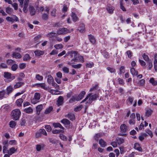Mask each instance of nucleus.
Returning a JSON list of instances; mask_svg holds the SVG:
<instances>
[{
  "label": "nucleus",
  "instance_id": "nucleus-1",
  "mask_svg": "<svg viewBox=\"0 0 157 157\" xmlns=\"http://www.w3.org/2000/svg\"><path fill=\"white\" fill-rule=\"evenodd\" d=\"M98 97V94H93L92 93H89L87 94L86 97L82 101L81 103L89 99L88 101H87L86 103L87 102L89 104H91L93 101L96 100L97 98Z\"/></svg>",
  "mask_w": 157,
  "mask_h": 157
},
{
  "label": "nucleus",
  "instance_id": "nucleus-2",
  "mask_svg": "<svg viewBox=\"0 0 157 157\" xmlns=\"http://www.w3.org/2000/svg\"><path fill=\"white\" fill-rule=\"evenodd\" d=\"M78 52L70 51L68 52L66 54V55L70 56L71 58L74 57V58L71 60V62L73 61L77 62L78 61Z\"/></svg>",
  "mask_w": 157,
  "mask_h": 157
},
{
  "label": "nucleus",
  "instance_id": "nucleus-3",
  "mask_svg": "<svg viewBox=\"0 0 157 157\" xmlns=\"http://www.w3.org/2000/svg\"><path fill=\"white\" fill-rule=\"evenodd\" d=\"M21 112L19 109H16L12 111L11 115L14 120L16 121L18 120Z\"/></svg>",
  "mask_w": 157,
  "mask_h": 157
},
{
  "label": "nucleus",
  "instance_id": "nucleus-4",
  "mask_svg": "<svg viewBox=\"0 0 157 157\" xmlns=\"http://www.w3.org/2000/svg\"><path fill=\"white\" fill-rule=\"evenodd\" d=\"M70 32L69 30L65 28L59 29L57 31V33L59 35H64Z\"/></svg>",
  "mask_w": 157,
  "mask_h": 157
},
{
  "label": "nucleus",
  "instance_id": "nucleus-5",
  "mask_svg": "<svg viewBox=\"0 0 157 157\" xmlns=\"http://www.w3.org/2000/svg\"><path fill=\"white\" fill-rule=\"evenodd\" d=\"M64 98L62 96H59L56 101V104L58 106L62 105L63 103Z\"/></svg>",
  "mask_w": 157,
  "mask_h": 157
},
{
  "label": "nucleus",
  "instance_id": "nucleus-6",
  "mask_svg": "<svg viewBox=\"0 0 157 157\" xmlns=\"http://www.w3.org/2000/svg\"><path fill=\"white\" fill-rule=\"evenodd\" d=\"M114 9V7H113L110 4H108L107 5L106 7V10L108 13H113V10Z\"/></svg>",
  "mask_w": 157,
  "mask_h": 157
},
{
  "label": "nucleus",
  "instance_id": "nucleus-7",
  "mask_svg": "<svg viewBox=\"0 0 157 157\" xmlns=\"http://www.w3.org/2000/svg\"><path fill=\"white\" fill-rule=\"evenodd\" d=\"M85 31V25L84 24L81 23L79 24V32L81 33H83Z\"/></svg>",
  "mask_w": 157,
  "mask_h": 157
},
{
  "label": "nucleus",
  "instance_id": "nucleus-8",
  "mask_svg": "<svg viewBox=\"0 0 157 157\" xmlns=\"http://www.w3.org/2000/svg\"><path fill=\"white\" fill-rule=\"evenodd\" d=\"M78 95H75L74 96H73L70 99L69 103H72L75 102V101H78Z\"/></svg>",
  "mask_w": 157,
  "mask_h": 157
},
{
  "label": "nucleus",
  "instance_id": "nucleus-9",
  "mask_svg": "<svg viewBox=\"0 0 157 157\" xmlns=\"http://www.w3.org/2000/svg\"><path fill=\"white\" fill-rule=\"evenodd\" d=\"M66 117L68 118L70 120L73 121L75 118V115L72 113H70L65 116Z\"/></svg>",
  "mask_w": 157,
  "mask_h": 157
},
{
  "label": "nucleus",
  "instance_id": "nucleus-10",
  "mask_svg": "<svg viewBox=\"0 0 157 157\" xmlns=\"http://www.w3.org/2000/svg\"><path fill=\"white\" fill-rule=\"evenodd\" d=\"M120 128L121 132H126L128 130L127 127L124 124H122Z\"/></svg>",
  "mask_w": 157,
  "mask_h": 157
},
{
  "label": "nucleus",
  "instance_id": "nucleus-11",
  "mask_svg": "<svg viewBox=\"0 0 157 157\" xmlns=\"http://www.w3.org/2000/svg\"><path fill=\"white\" fill-rule=\"evenodd\" d=\"M88 37L89 40L90 42L93 44H94L96 43V40L94 36L91 34L88 35Z\"/></svg>",
  "mask_w": 157,
  "mask_h": 157
},
{
  "label": "nucleus",
  "instance_id": "nucleus-12",
  "mask_svg": "<svg viewBox=\"0 0 157 157\" xmlns=\"http://www.w3.org/2000/svg\"><path fill=\"white\" fill-rule=\"evenodd\" d=\"M29 10L31 16L34 15L35 14L36 10L33 6H29Z\"/></svg>",
  "mask_w": 157,
  "mask_h": 157
},
{
  "label": "nucleus",
  "instance_id": "nucleus-13",
  "mask_svg": "<svg viewBox=\"0 0 157 157\" xmlns=\"http://www.w3.org/2000/svg\"><path fill=\"white\" fill-rule=\"evenodd\" d=\"M43 108V105L42 104L38 105L36 107V114L38 115L40 114V112Z\"/></svg>",
  "mask_w": 157,
  "mask_h": 157
},
{
  "label": "nucleus",
  "instance_id": "nucleus-14",
  "mask_svg": "<svg viewBox=\"0 0 157 157\" xmlns=\"http://www.w3.org/2000/svg\"><path fill=\"white\" fill-rule=\"evenodd\" d=\"M53 126L56 128H59L63 130H64V128L59 123H54L53 124Z\"/></svg>",
  "mask_w": 157,
  "mask_h": 157
},
{
  "label": "nucleus",
  "instance_id": "nucleus-15",
  "mask_svg": "<svg viewBox=\"0 0 157 157\" xmlns=\"http://www.w3.org/2000/svg\"><path fill=\"white\" fill-rule=\"evenodd\" d=\"M47 81L49 84L52 83L54 82V80L51 75H48V76Z\"/></svg>",
  "mask_w": 157,
  "mask_h": 157
},
{
  "label": "nucleus",
  "instance_id": "nucleus-16",
  "mask_svg": "<svg viewBox=\"0 0 157 157\" xmlns=\"http://www.w3.org/2000/svg\"><path fill=\"white\" fill-rule=\"evenodd\" d=\"M99 144L102 147H105L107 145L106 143L103 139H101L99 141Z\"/></svg>",
  "mask_w": 157,
  "mask_h": 157
},
{
  "label": "nucleus",
  "instance_id": "nucleus-17",
  "mask_svg": "<svg viewBox=\"0 0 157 157\" xmlns=\"http://www.w3.org/2000/svg\"><path fill=\"white\" fill-rule=\"evenodd\" d=\"M24 84V82H18L14 86V89H17L20 87L21 86L23 85Z\"/></svg>",
  "mask_w": 157,
  "mask_h": 157
},
{
  "label": "nucleus",
  "instance_id": "nucleus-18",
  "mask_svg": "<svg viewBox=\"0 0 157 157\" xmlns=\"http://www.w3.org/2000/svg\"><path fill=\"white\" fill-rule=\"evenodd\" d=\"M34 52L36 56H37L43 55L44 53V52L43 51L40 50H36Z\"/></svg>",
  "mask_w": 157,
  "mask_h": 157
},
{
  "label": "nucleus",
  "instance_id": "nucleus-19",
  "mask_svg": "<svg viewBox=\"0 0 157 157\" xmlns=\"http://www.w3.org/2000/svg\"><path fill=\"white\" fill-rule=\"evenodd\" d=\"M56 33L55 32H50L46 35V36L48 37L52 38L53 37H56Z\"/></svg>",
  "mask_w": 157,
  "mask_h": 157
},
{
  "label": "nucleus",
  "instance_id": "nucleus-20",
  "mask_svg": "<svg viewBox=\"0 0 157 157\" xmlns=\"http://www.w3.org/2000/svg\"><path fill=\"white\" fill-rule=\"evenodd\" d=\"M16 150L15 147H13L11 148L9 150H7V153L9 155H12L14 153Z\"/></svg>",
  "mask_w": 157,
  "mask_h": 157
},
{
  "label": "nucleus",
  "instance_id": "nucleus-21",
  "mask_svg": "<svg viewBox=\"0 0 157 157\" xmlns=\"http://www.w3.org/2000/svg\"><path fill=\"white\" fill-rule=\"evenodd\" d=\"M134 148L135 149L140 151H142V149L140 146V144L138 143H135L134 144Z\"/></svg>",
  "mask_w": 157,
  "mask_h": 157
},
{
  "label": "nucleus",
  "instance_id": "nucleus-22",
  "mask_svg": "<svg viewBox=\"0 0 157 157\" xmlns=\"http://www.w3.org/2000/svg\"><path fill=\"white\" fill-rule=\"evenodd\" d=\"M13 90V88L12 86H9L6 88V94L8 95H9L12 92Z\"/></svg>",
  "mask_w": 157,
  "mask_h": 157
},
{
  "label": "nucleus",
  "instance_id": "nucleus-23",
  "mask_svg": "<svg viewBox=\"0 0 157 157\" xmlns=\"http://www.w3.org/2000/svg\"><path fill=\"white\" fill-rule=\"evenodd\" d=\"M36 85L40 87L41 88L45 90H48V87L46 86V85L45 83L37 84Z\"/></svg>",
  "mask_w": 157,
  "mask_h": 157
},
{
  "label": "nucleus",
  "instance_id": "nucleus-24",
  "mask_svg": "<svg viewBox=\"0 0 157 157\" xmlns=\"http://www.w3.org/2000/svg\"><path fill=\"white\" fill-rule=\"evenodd\" d=\"M61 123L65 125H68L70 124V122L66 118L63 119L61 121Z\"/></svg>",
  "mask_w": 157,
  "mask_h": 157
},
{
  "label": "nucleus",
  "instance_id": "nucleus-25",
  "mask_svg": "<svg viewBox=\"0 0 157 157\" xmlns=\"http://www.w3.org/2000/svg\"><path fill=\"white\" fill-rule=\"evenodd\" d=\"M152 112L153 111L151 109H147L145 112L146 116L147 117H149L151 115Z\"/></svg>",
  "mask_w": 157,
  "mask_h": 157
},
{
  "label": "nucleus",
  "instance_id": "nucleus-26",
  "mask_svg": "<svg viewBox=\"0 0 157 157\" xmlns=\"http://www.w3.org/2000/svg\"><path fill=\"white\" fill-rule=\"evenodd\" d=\"M23 101V100L22 98H19L17 100L16 103L17 106H21Z\"/></svg>",
  "mask_w": 157,
  "mask_h": 157
},
{
  "label": "nucleus",
  "instance_id": "nucleus-27",
  "mask_svg": "<svg viewBox=\"0 0 157 157\" xmlns=\"http://www.w3.org/2000/svg\"><path fill=\"white\" fill-rule=\"evenodd\" d=\"M24 111L26 113H30L33 112V109L31 107H29L25 109Z\"/></svg>",
  "mask_w": 157,
  "mask_h": 157
},
{
  "label": "nucleus",
  "instance_id": "nucleus-28",
  "mask_svg": "<svg viewBox=\"0 0 157 157\" xmlns=\"http://www.w3.org/2000/svg\"><path fill=\"white\" fill-rule=\"evenodd\" d=\"M13 57L16 58H21V55L19 53L13 52L12 54Z\"/></svg>",
  "mask_w": 157,
  "mask_h": 157
},
{
  "label": "nucleus",
  "instance_id": "nucleus-29",
  "mask_svg": "<svg viewBox=\"0 0 157 157\" xmlns=\"http://www.w3.org/2000/svg\"><path fill=\"white\" fill-rule=\"evenodd\" d=\"M16 124V122L15 121H11L9 123V125L10 127L13 128L15 127Z\"/></svg>",
  "mask_w": 157,
  "mask_h": 157
},
{
  "label": "nucleus",
  "instance_id": "nucleus-30",
  "mask_svg": "<svg viewBox=\"0 0 157 157\" xmlns=\"http://www.w3.org/2000/svg\"><path fill=\"white\" fill-rule=\"evenodd\" d=\"M53 108L52 106H50L48 108H47L44 112L45 114H48L51 113V112L53 110Z\"/></svg>",
  "mask_w": 157,
  "mask_h": 157
},
{
  "label": "nucleus",
  "instance_id": "nucleus-31",
  "mask_svg": "<svg viewBox=\"0 0 157 157\" xmlns=\"http://www.w3.org/2000/svg\"><path fill=\"white\" fill-rule=\"evenodd\" d=\"M71 17L73 20L75 22H76L78 19V17L77 16L75 13L72 12L71 15Z\"/></svg>",
  "mask_w": 157,
  "mask_h": 157
},
{
  "label": "nucleus",
  "instance_id": "nucleus-32",
  "mask_svg": "<svg viewBox=\"0 0 157 157\" xmlns=\"http://www.w3.org/2000/svg\"><path fill=\"white\" fill-rule=\"evenodd\" d=\"M11 74L9 72H5L4 73V77L8 79H11Z\"/></svg>",
  "mask_w": 157,
  "mask_h": 157
},
{
  "label": "nucleus",
  "instance_id": "nucleus-33",
  "mask_svg": "<svg viewBox=\"0 0 157 157\" xmlns=\"http://www.w3.org/2000/svg\"><path fill=\"white\" fill-rule=\"evenodd\" d=\"M26 121L24 119L22 118L21 119L20 125L21 127H24L25 125Z\"/></svg>",
  "mask_w": 157,
  "mask_h": 157
},
{
  "label": "nucleus",
  "instance_id": "nucleus-34",
  "mask_svg": "<svg viewBox=\"0 0 157 157\" xmlns=\"http://www.w3.org/2000/svg\"><path fill=\"white\" fill-rule=\"evenodd\" d=\"M130 71L132 75H137L138 74V71H136L135 69L133 67L131 68Z\"/></svg>",
  "mask_w": 157,
  "mask_h": 157
},
{
  "label": "nucleus",
  "instance_id": "nucleus-35",
  "mask_svg": "<svg viewBox=\"0 0 157 157\" xmlns=\"http://www.w3.org/2000/svg\"><path fill=\"white\" fill-rule=\"evenodd\" d=\"M149 82L153 85L155 86L157 84V81L155 80L153 78H150Z\"/></svg>",
  "mask_w": 157,
  "mask_h": 157
},
{
  "label": "nucleus",
  "instance_id": "nucleus-36",
  "mask_svg": "<svg viewBox=\"0 0 157 157\" xmlns=\"http://www.w3.org/2000/svg\"><path fill=\"white\" fill-rule=\"evenodd\" d=\"M86 93L85 91H82L79 94V100L82 99L86 94Z\"/></svg>",
  "mask_w": 157,
  "mask_h": 157
},
{
  "label": "nucleus",
  "instance_id": "nucleus-37",
  "mask_svg": "<svg viewBox=\"0 0 157 157\" xmlns=\"http://www.w3.org/2000/svg\"><path fill=\"white\" fill-rule=\"evenodd\" d=\"M13 10V9L9 7H8L6 8V12L8 14H11Z\"/></svg>",
  "mask_w": 157,
  "mask_h": 157
},
{
  "label": "nucleus",
  "instance_id": "nucleus-38",
  "mask_svg": "<svg viewBox=\"0 0 157 157\" xmlns=\"http://www.w3.org/2000/svg\"><path fill=\"white\" fill-rule=\"evenodd\" d=\"M102 136V134L99 133L96 134L94 136V138L95 140L96 141H98L99 137H101Z\"/></svg>",
  "mask_w": 157,
  "mask_h": 157
},
{
  "label": "nucleus",
  "instance_id": "nucleus-39",
  "mask_svg": "<svg viewBox=\"0 0 157 157\" xmlns=\"http://www.w3.org/2000/svg\"><path fill=\"white\" fill-rule=\"evenodd\" d=\"M54 47L57 49H59L63 48V46L62 44H56L54 45Z\"/></svg>",
  "mask_w": 157,
  "mask_h": 157
},
{
  "label": "nucleus",
  "instance_id": "nucleus-40",
  "mask_svg": "<svg viewBox=\"0 0 157 157\" xmlns=\"http://www.w3.org/2000/svg\"><path fill=\"white\" fill-rule=\"evenodd\" d=\"M6 91L5 90H3L0 91V99H2L3 98L5 94Z\"/></svg>",
  "mask_w": 157,
  "mask_h": 157
},
{
  "label": "nucleus",
  "instance_id": "nucleus-41",
  "mask_svg": "<svg viewBox=\"0 0 157 157\" xmlns=\"http://www.w3.org/2000/svg\"><path fill=\"white\" fill-rule=\"evenodd\" d=\"M31 59V57L28 54H25L23 57V60L26 61L29 60Z\"/></svg>",
  "mask_w": 157,
  "mask_h": 157
},
{
  "label": "nucleus",
  "instance_id": "nucleus-42",
  "mask_svg": "<svg viewBox=\"0 0 157 157\" xmlns=\"http://www.w3.org/2000/svg\"><path fill=\"white\" fill-rule=\"evenodd\" d=\"M74 63L72 62H69L68 63V65H71L72 67L75 68H78V64L76 65H74L72 64H73Z\"/></svg>",
  "mask_w": 157,
  "mask_h": 157
},
{
  "label": "nucleus",
  "instance_id": "nucleus-43",
  "mask_svg": "<svg viewBox=\"0 0 157 157\" xmlns=\"http://www.w3.org/2000/svg\"><path fill=\"white\" fill-rule=\"evenodd\" d=\"M116 140L117 144L120 145L124 142V140L122 138H118Z\"/></svg>",
  "mask_w": 157,
  "mask_h": 157
},
{
  "label": "nucleus",
  "instance_id": "nucleus-44",
  "mask_svg": "<svg viewBox=\"0 0 157 157\" xmlns=\"http://www.w3.org/2000/svg\"><path fill=\"white\" fill-rule=\"evenodd\" d=\"M40 95L39 93H36L34 94V98L37 100H39L40 99Z\"/></svg>",
  "mask_w": 157,
  "mask_h": 157
},
{
  "label": "nucleus",
  "instance_id": "nucleus-45",
  "mask_svg": "<svg viewBox=\"0 0 157 157\" xmlns=\"http://www.w3.org/2000/svg\"><path fill=\"white\" fill-rule=\"evenodd\" d=\"M145 82V80L144 79H142L138 82V85L140 86H143L144 85Z\"/></svg>",
  "mask_w": 157,
  "mask_h": 157
},
{
  "label": "nucleus",
  "instance_id": "nucleus-46",
  "mask_svg": "<svg viewBox=\"0 0 157 157\" xmlns=\"http://www.w3.org/2000/svg\"><path fill=\"white\" fill-rule=\"evenodd\" d=\"M147 64L149 70H151L152 67V63L151 61H148L147 62Z\"/></svg>",
  "mask_w": 157,
  "mask_h": 157
},
{
  "label": "nucleus",
  "instance_id": "nucleus-47",
  "mask_svg": "<svg viewBox=\"0 0 157 157\" xmlns=\"http://www.w3.org/2000/svg\"><path fill=\"white\" fill-rule=\"evenodd\" d=\"M18 68V65L16 64H13L11 67V69L12 71H15Z\"/></svg>",
  "mask_w": 157,
  "mask_h": 157
},
{
  "label": "nucleus",
  "instance_id": "nucleus-48",
  "mask_svg": "<svg viewBox=\"0 0 157 157\" xmlns=\"http://www.w3.org/2000/svg\"><path fill=\"white\" fill-rule=\"evenodd\" d=\"M60 138L63 140H67V138L63 134H60L59 136Z\"/></svg>",
  "mask_w": 157,
  "mask_h": 157
},
{
  "label": "nucleus",
  "instance_id": "nucleus-49",
  "mask_svg": "<svg viewBox=\"0 0 157 157\" xmlns=\"http://www.w3.org/2000/svg\"><path fill=\"white\" fill-rule=\"evenodd\" d=\"M50 92L54 94L57 95L59 94V91L54 90H50Z\"/></svg>",
  "mask_w": 157,
  "mask_h": 157
},
{
  "label": "nucleus",
  "instance_id": "nucleus-50",
  "mask_svg": "<svg viewBox=\"0 0 157 157\" xmlns=\"http://www.w3.org/2000/svg\"><path fill=\"white\" fill-rule=\"evenodd\" d=\"M142 57L146 61H149V58L148 56L146 55L145 53L144 54L142 55Z\"/></svg>",
  "mask_w": 157,
  "mask_h": 157
},
{
  "label": "nucleus",
  "instance_id": "nucleus-51",
  "mask_svg": "<svg viewBox=\"0 0 157 157\" xmlns=\"http://www.w3.org/2000/svg\"><path fill=\"white\" fill-rule=\"evenodd\" d=\"M42 17L43 19L44 20H47L48 18V13L47 14L45 13H44L42 15Z\"/></svg>",
  "mask_w": 157,
  "mask_h": 157
},
{
  "label": "nucleus",
  "instance_id": "nucleus-52",
  "mask_svg": "<svg viewBox=\"0 0 157 157\" xmlns=\"http://www.w3.org/2000/svg\"><path fill=\"white\" fill-rule=\"evenodd\" d=\"M36 78L39 81H41L43 79V77L42 76L40 75L39 74H37L36 75Z\"/></svg>",
  "mask_w": 157,
  "mask_h": 157
},
{
  "label": "nucleus",
  "instance_id": "nucleus-53",
  "mask_svg": "<svg viewBox=\"0 0 157 157\" xmlns=\"http://www.w3.org/2000/svg\"><path fill=\"white\" fill-rule=\"evenodd\" d=\"M15 61L11 59H8L7 60L6 63L9 65L15 63Z\"/></svg>",
  "mask_w": 157,
  "mask_h": 157
},
{
  "label": "nucleus",
  "instance_id": "nucleus-54",
  "mask_svg": "<svg viewBox=\"0 0 157 157\" xmlns=\"http://www.w3.org/2000/svg\"><path fill=\"white\" fill-rule=\"evenodd\" d=\"M8 67L7 65L5 63H2L0 64V68H7Z\"/></svg>",
  "mask_w": 157,
  "mask_h": 157
},
{
  "label": "nucleus",
  "instance_id": "nucleus-55",
  "mask_svg": "<svg viewBox=\"0 0 157 157\" xmlns=\"http://www.w3.org/2000/svg\"><path fill=\"white\" fill-rule=\"evenodd\" d=\"M13 22L14 21H19L18 18L15 15H14L12 17Z\"/></svg>",
  "mask_w": 157,
  "mask_h": 157
},
{
  "label": "nucleus",
  "instance_id": "nucleus-56",
  "mask_svg": "<svg viewBox=\"0 0 157 157\" xmlns=\"http://www.w3.org/2000/svg\"><path fill=\"white\" fill-rule=\"evenodd\" d=\"M45 128L48 132H50L52 130V128L51 126L49 125H45Z\"/></svg>",
  "mask_w": 157,
  "mask_h": 157
},
{
  "label": "nucleus",
  "instance_id": "nucleus-57",
  "mask_svg": "<svg viewBox=\"0 0 157 157\" xmlns=\"http://www.w3.org/2000/svg\"><path fill=\"white\" fill-rule=\"evenodd\" d=\"M63 71L64 73H68L69 72V69L66 67H64L62 68Z\"/></svg>",
  "mask_w": 157,
  "mask_h": 157
},
{
  "label": "nucleus",
  "instance_id": "nucleus-58",
  "mask_svg": "<svg viewBox=\"0 0 157 157\" xmlns=\"http://www.w3.org/2000/svg\"><path fill=\"white\" fill-rule=\"evenodd\" d=\"M39 131H40L41 134H43L44 135L46 136L47 135V133L46 132L44 129H40L39 130Z\"/></svg>",
  "mask_w": 157,
  "mask_h": 157
},
{
  "label": "nucleus",
  "instance_id": "nucleus-59",
  "mask_svg": "<svg viewBox=\"0 0 157 157\" xmlns=\"http://www.w3.org/2000/svg\"><path fill=\"white\" fill-rule=\"evenodd\" d=\"M49 140L50 143H52L53 144H56L57 142V140H54L52 138H49Z\"/></svg>",
  "mask_w": 157,
  "mask_h": 157
},
{
  "label": "nucleus",
  "instance_id": "nucleus-60",
  "mask_svg": "<svg viewBox=\"0 0 157 157\" xmlns=\"http://www.w3.org/2000/svg\"><path fill=\"white\" fill-rule=\"evenodd\" d=\"M19 67L21 69H23L26 67V64L25 63H21L19 64Z\"/></svg>",
  "mask_w": 157,
  "mask_h": 157
},
{
  "label": "nucleus",
  "instance_id": "nucleus-61",
  "mask_svg": "<svg viewBox=\"0 0 157 157\" xmlns=\"http://www.w3.org/2000/svg\"><path fill=\"white\" fill-rule=\"evenodd\" d=\"M118 81L119 84L120 85H122L124 84V82L123 79L120 78H118Z\"/></svg>",
  "mask_w": 157,
  "mask_h": 157
},
{
  "label": "nucleus",
  "instance_id": "nucleus-62",
  "mask_svg": "<svg viewBox=\"0 0 157 157\" xmlns=\"http://www.w3.org/2000/svg\"><path fill=\"white\" fill-rule=\"evenodd\" d=\"M107 69V70L109 71L111 73H113L115 72V70L113 68L108 67Z\"/></svg>",
  "mask_w": 157,
  "mask_h": 157
},
{
  "label": "nucleus",
  "instance_id": "nucleus-63",
  "mask_svg": "<svg viewBox=\"0 0 157 157\" xmlns=\"http://www.w3.org/2000/svg\"><path fill=\"white\" fill-rule=\"evenodd\" d=\"M56 9H54L52 10V11L51 12V15L54 17H55L56 13Z\"/></svg>",
  "mask_w": 157,
  "mask_h": 157
},
{
  "label": "nucleus",
  "instance_id": "nucleus-64",
  "mask_svg": "<svg viewBox=\"0 0 157 157\" xmlns=\"http://www.w3.org/2000/svg\"><path fill=\"white\" fill-rule=\"evenodd\" d=\"M94 65L93 63H87L86 64V66L88 68L92 67Z\"/></svg>",
  "mask_w": 157,
  "mask_h": 157
}]
</instances>
